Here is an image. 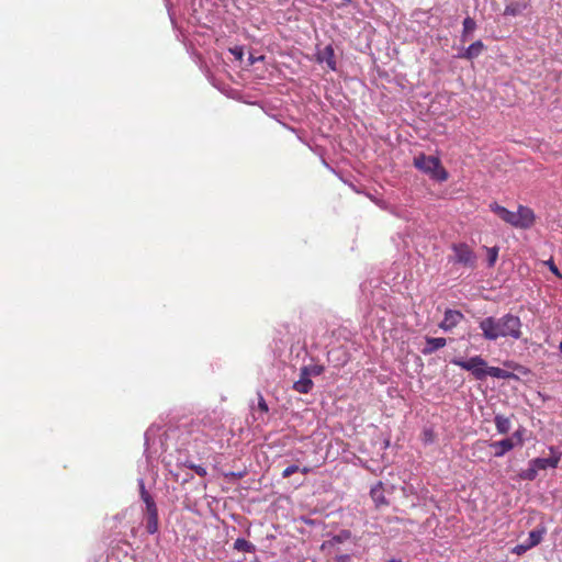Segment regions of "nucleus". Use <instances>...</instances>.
Listing matches in <instances>:
<instances>
[{
  "instance_id": "20",
  "label": "nucleus",
  "mask_w": 562,
  "mask_h": 562,
  "mask_svg": "<svg viewBox=\"0 0 562 562\" xmlns=\"http://www.w3.org/2000/svg\"><path fill=\"white\" fill-rule=\"evenodd\" d=\"M521 13V8L517 3H510L505 7L504 15L516 16Z\"/></svg>"
},
{
  "instance_id": "12",
  "label": "nucleus",
  "mask_w": 562,
  "mask_h": 562,
  "mask_svg": "<svg viewBox=\"0 0 562 562\" xmlns=\"http://www.w3.org/2000/svg\"><path fill=\"white\" fill-rule=\"evenodd\" d=\"M491 448L495 449L494 456L499 458L503 457L506 452L510 451L515 447V442L510 438H505L499 441H493L490 443Z\"/></svg>"
},
{
  "instance_id": "32",
  "label": "nucleus",
  "mask_w": 562,
  "mask_h": 562,
  "mask_svg": "<svg viewBox=\"0 0 562 562\" xmlns=\"http://www.w3.org/2000/svg\"><path fill=\"white\" fill-rule=\"evenodd\" d=\"M425 436H426L427 440H431L432 439L431 438V436H432L431 431H428V430L425 431Z\"/></svg>"
},
{
  "instance_id": "19",
  "label": "nucleus",
  "mask_w": 562,
  "mask_h": 562,
  "mask_svg": "<svg viewBox=\"0 0 562 562\" xmlns=\"http://www.w3.org/2000/svg\"><path fill=\"white\" fill-rule=\"evenodd\" d=\"M490 375L492 378H496V379H507L509 378L510 373L508 371H505L501 368H497V367H488L486 364V370H485V378Z\"/></svg>"
},
{
  "instance_id": "17",
  "label": "nucleus",
  "mask_w": 562,
  "mask_h": 562,
  "mask_svg": "<svg viewBox=\"0 0 562 562\" xmlns=\"http://www.w3.org/2000/svg\"><path fill=\"white\" fill-rule=\"evenodd\" d=\"M546 527H539L537 529H533L529 532V537H528V543L533 548L536 546H538L541 541H542V538H543V535L546 533Z\"/></svg>"
},
{
  "instance_id": "5",
  "label": "nucleus",
  "mask_w": 562,
  "mask_h": 562,
  "mask_svg": "<svg viewBox=\"0 0 562 562\" xmlns=\"http://www.w3.org/2000/svg\"><path fill=\"white\" fill-rule=\"evenodd\" d=\"M451 363L470 371L476 380L485 379L486 361L481 356H474L468 360L452 359Z\"/></svg>"
},
{
  "instance_id": "9",
  "label": "nucleus",
  "mask_w": 562,
  "mask_h": 562,
  "mask_svg": "<svg viewBox=\"0 0 562 562\" xmlns=\"http://www.w3.org/2000/svg\"><path fill=\"white\" fill-rule=\"evenodd\" d=\"M313 387V381L308 376L307 369L304 368L301 373V378L294 382L293 389L301 393V394H307Z\"/></svg>"
},
{
  "instance_id": "31",
  "label": "nucleus",
  "mask_w": 562,
  "mask_h": 562,
  "mask_svg": "<svg viewBox=\"0 0 562 562\" xmlns=\"http://www.w3.org/2000/svg\"><path fill=\"white\" fill-rule=\"evenodd\" d=\"M299 471H301L302 473L306 474V473H308L311 471V468H308V467H304L302 469L300 468Z\"/></svg>"
},
{
  "instance_id": "13",
  "label": "nucleus",
  "mask_w": 562,
  "mask_h": 562,
  "mask_svg": "<svg viewBox=\"0 0 562 562\" xmlns=\"http://www.w3.org/2000/svg\"><path fill=\"white\" fill-rule=\"evenodd\" d=\"M370 495L376 506L387 505L382 482L376 483L370 491Z\"/></svg>"
},
{
  "instance_id": "6",
  "label": "nucleus",
  "mask_w": 562,
  "mask_h": 562,
  "mask_svg": "<svg viewBox=\"0 0 562 562\" xmlns=\"http://www.w3.org/2000/svg\"><path fill=\"white\" fill-rule=\"evenodd\" d=\"M454 252V261L462 263L467 267L475 266V255L471 248L465 244H458L452 246Z\"/></svg>"
},
{
  "instance_id": "14",
  "label": "nucleus",
  "mask_w": 562,
  "mask_h": 562,
  "mask_svg": "<svg viewBox=\"0 0 562 562\" xmlns=\"http://www.w3.org/2000/svg\"><path fill=\"white\" fill-rule=\"evenodd\" d=\"M318 60L321 63H326L327 66L331 69H336V60L334 55V49L330 45L326 46L319 54H318Z\"/></svg>"
},
{
  "instance_id": "15",
  "label": "nucleus",
  "mask_w": 562,
  "mask_h": 562,
  "mask_svg": "<svg viewBox=\"0 0 562 562\" xmlns=\"http://www.w3.org/2000/svg\"><path fill=\"white\" fill-rule=\"evenodd\" d=\"M462 25H463V29H462V34H461V42L465 43L470 40L471 34L475 31L476 22L471 16H467L463 20Z\"/></svg>"
},
{
  "instance_id": "25",
  "label": "nucleus",
  "mask_w": 562,
  "mask_h": 562,
  "mask_svg": "<svg viewBox=\"0 0 562 562\" xmlns=\"http://www.w3.org/2000/svg\"><path fill=\"white\" fill-rule=\"evenodd\" d=\"M300 470V468L297 465H289L286 467L283 472H282V477L283 479H288L290 477L293 473L297 472Z\"/></svg>"
},
{
  "instance_id": "21",
  "label": "nucleus",
  "mask_w": 562,
  "mask_h": 562,
  "mask_svg": "<svg viewBox=\"0 0 562 562\" xmlns=\"http://www.w3.org/2000/svg\"><path fill=\"white\" fill-rule=\"evenodd\" d=\"M348 537H349V532L345 531L341 535L335 536L330 540L323 543V548L326 546H334L335 543H340V542H342L344 539H347Z\"/></svg>"
},
{
  "instance_id": "29",
  "label": "nucleus",
  "mask_w": 562,
  "mask_h": 562,
  "mask_svg": "<svg viewBox=\"0 0 562 562\" xmlns=\"http://www.w3.org/2000/svg\"><path fill=\"white\" fill-rule=\"evenodd\" d=\"M496 258H497V249L492 248L490 251V265H494V262L496 261Z\"/></svg>"
},
{
  "instance_id": "18",
  "label": "nucleus",
  "mask_w": 562,
  "mask_h": 562,
  "mask_svg": "<svg viewBox=\"0 0 562 562\" xmlns=\"http://www.w3.org/2000/svg\"><path fill=\"white\" fill-rule=\"evenodd\" d=\"M234 549L241 551V552L252 553V552H255L256 547L250 541H248L244 538H238L234 542Z\"/></svg>"
},
{
  "instance_id": "30",
  "label": "nucleus",
  "mask_w": 562,
  "mask_h": 562,
  "mask_svg": "<svg viewBox=\"0 0 562 562\" xmlns=\"http://www.w3.org/2000/svg\"><path fill=\"white\" fill-rule=\"evenodd\" d=\"M549 267H550V270L558 277L562 278V274L560 273L559 269L557 268V266L553 263L552 260L549 261Z\"/></svg>"
},
{
  "instance_id": "11",
  "label": "nucleus",
  "mask_w": 562,
  "mask_h": 562,
  "mask_svg": "<svg viewBox=\"0 0 562 562\" xmlns=\"http://www.w3.org/2000/svg\"><path fill=\"white\" fill-rule=\"evenodd\" d=\"M446 344H447V340L443 337H437V338L426 337V345L422 349V353L425 356L431 355L435 351H437L438 349L443 348L446 346Z\"/></svg>"
},
{
  "instance_id": "36",
  "label": "nucleus",
  "mask_w": 562,
  "mask_h": 562,
  "mask_svg": "<svg viewBox=\"0 0 562 562\" xmlns=\"http://www.w3.org/2000/svg\"><path fill=\"white\" fill-rule=\"evenodd\" d=\"M559 348H560V351L562 352V342L560 344V347H559Z\"/></svg>"
},
{
  "instance_id": "34",
  "label": "nucleus",
  "mask_w": 562,
  "mask_h": 562,
  "mask_svg": "<svg viewBox=\"0 0 562 562\" xmlns=\"http://www.w3.org/2000/svg\"><path fill=\"white\" fill-rule=\"evenodd\" d=\"M350 2H351V0H342V3H344V4H348V3H350Z\"/></svg>"
},
{
  "instance_id": "28",
  "label": "nucleus",
  "mask_w": 562,
  "mask_h": 562,
  "mask_svg": "<svg viewBox=\"0 0 562 562\" xmlns=\"http://www.w3.org/2000/svg\"><path fill=\"white\" fill-rule=\"evenodd\" d=\"M229 50L236 57V59H238V60L243 59L244 53H243V48L241 47L236 46L234 48H231Z\"/></svg>"
},
{
  "instance_id": "4",
  "label": "nucleus",
  "mask_w": 562,
  "mask_h": 562,
  "mask_svg": "<svg viewBox=\"0 0 562 562\" xmlns=\"http://www.w3.org/2000/svg\"><path fill=\"white\" fill-rule=\"evenodd\" d=\"M140 498L146 505L145 519L146 530L148 533L154 535L159 529L158 509L153 496L146 491L144 483H140Z\"/></svg>"
},
{
  "instance_id": "26",
  "label": "nucleus",
  "mask_w": 562,
  "mask_h": 562,
  "mask_svg": "<svg viewBox=\"0 0 562 562\" xmlns=\"http://www.w3.org/2000/svg\"><path fill=\"white\" fill-rule=\"evenodd\" d=\"M537 472H538V468L533 467V465H530V468L525 472V475L524 477L526 480H535L536 476H537Z\"/></svg>"
},
{
  "instance_id": "16",
  "label": "nucleus",
  "mask_w": 562,
  "mask_h": 562,
  "mask_svg": "<svg viewBox=\"0 0 562 562\" xmlns=\"http://www.w3.org/2000/svg\"><path fill=\"white\" fill-rule=\"evenodd\" d=\"M494 424L497 431L502 435L507 434L512 427L510 418L499 414L494 417Z\"/></svg>"
},
{
  "instance_id": "8",
  "label": "nucleus",
  "mask_w": 562,
  "mask_h": 562,
  "mask_svg": "<svg viewBox=\"0 0 562 562\" xmlns=\"http://www.w3.org/2000/svg\"><path fill=\"white\" fill-rule=\"evenodd\" d=\"M463 318L464 315L460 311L448 308L445 312L443 319L439 324V328L445 331H450L457 327Z\"/></svg>"
},
{
  "instance_id": "33",
  "label": "nucleus",
  "mask_w": 562,
  "mask_h": 562,
  "mask_svg": "<svg viewBox=\"0 0 562 562\" xmlns=\"http://www.w3.org/2000/svg\"><path fill=\"white\" fill-rule=\"evenodd\" d=\"M349 557L348 555H342V557H339L338 560L340 562H345Z\"/></svg>"
},
{
  "instance_id": "2",
  "label": "nucleus",
  "mask_w": 562,
  "mask_h": 562,
  "mask_svg": "<svg viewBox=\"0 0 562 562\" xmlns=\"http://www.w3.org/2000/svg\"><path fill=\"white\" fill-rule=\"evenodd\" d=\"M490 210L502 221L519 229H529L533 226L536 216L533 211L525 205H519L517 212L507 210L496 202L490 204Z\"/></svg>"
},
{
  "instance_id": "24",
  "label": "nucleus",
  "mask_w": 562,
  "mask_h": 562,
  "mask_svg": "<svg viewBox=\"0 0 562 562\" xmlns=\"http://www.w3.org/2000/svg\"><path fill=\"white\" fill-rule=\"evenodd\" d=\"M522 435H524V429L522 428L516 430L513 434L510 439H513V441L515 442V446H517V445L521 446L524 443Z\"/></svg>"
},
{
  "instance_id": "1",
  "label": "nucleus",
  "mask_w": 562,
  "mask_h": 562,
  "mask_svg": "<svg viewBox=\"0 0 562 562\" xmlns=\"http://www.w3.org/2000/svg\"><path fill=\"white\" fill-rule=\"evenodd\" d=\"M482 335L486 340H497L499 338H510L518 340L522 336V323L517 315L507 313L502 317L488 316L479 324Z\"/></svg>"
},
{
  "instance_id": "27",
  "label": "nucleus",
  "mask_w": 562,
  "mask_h": 562,
  "mask_svg": "<svg viewBox=\"0 0 562 562\" xmlns=\"http://www.w3.org/2000/svg\"><path fill=\"white\" fill-rule=\"evenodd\" d=\"M258 408L262 413H267L269 411L268 404H267V402L265 401V398H263V396L261 394H259V398H258Z\"/></svg>"
},
{
  "instance_id": "22",
  "label": "nucleus",
  "mask_w": 562,
  "mask_h": 562,
  "mask_svg": "<svg viewBox=\"0 0 562 562\" xmlns=\"http://www.w3.org/2000/svg\"><path fill=\"white\" fill-rule=\"evenodd\" d=\"M187 467L191 470H193L199 476H206L207 474V471L204 467L200 465V464H195V463H192V462H188L187 463Z\"/></svg>"
},
{
  "instance_id": "3",
  "label": "nucleus",
  "mask_w": 562,
  "mask_h": 562,
  "mask_svg": "<svg viewBox=\"0 0 562 562\" xmlns=\"http://www.w3.org/2000/svg\"><path fill=\"white\" fill-rule=\"evenodd\" d=\"M413 165L436 181L443 182L449 178L448 171L443 168L438 157L420 153L414 157Z\"/></svg>"
},
{
  "instance_id": "10",
  "label": "nucleus",
  "mask_w": 562,
  "mask_h": 562,
  "mask_svg": "<svg viewBox=\"0 0 562 562\" xmlns=\"http://www.w3.org/2000/svg\"><path fill=\"white\" fill-rule=\"evenodd\" d=\"M485 49L482 41H475L468 48L458 55L459 58L472 60Z\"/></svg>"
},
{
  "instance_id": "23",
  "label": "nucleus",
  "mask_w": 562,
  "mask_h": 562,
  "mask_svg": "<svg viewBox=\"0 0 562 562\" xmlns=\"http://www.w3.org/2000/svg\"><path fill=\"white\" fill-rule=\"evenodd\" d=\"M531 548L532 547L528 543V541H526L525 543H520V544L515 546L512 549V552L517 554V555H521L525 552H527L528 550H530Z\"/></svg>"
},
{
  "instance_id": "35",
  "label": "nucleus",
  "mask_w": 562,
  "mask_h": 562,
  "mask_svg": "<svg viewBox=\"0 0 562 562\" xmlns=\"http://www.w3.org/2000/svg\"><path fill=\"white\" fill-rule=\"evenodd\" d=\"M389 562H401L400 560H390Z\"/></svg>"
},
{
  "instance_id": "7",
  "label": "nucleus",
  "mask_w": 562,
  "mask_h": 562,
  "mask_svg": "<svg viewBox=\"0 0 562 562\" xmlns=\"http://www.w3.org/2000/svg\"><path fill=\"white\" fill-rule=\"evenodd\" d=\"M551 456L548 458H536L530 461V465L538 468V470H547L549 468L555 469L561 459V452L554 448H550Z\"/></svg>"
}]
</instances>
